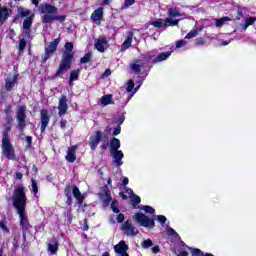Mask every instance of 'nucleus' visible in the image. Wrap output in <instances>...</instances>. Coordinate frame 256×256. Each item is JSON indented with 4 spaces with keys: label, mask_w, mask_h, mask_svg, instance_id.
<instances>
[{
    "label": "nucleus",
    "mask_w": 256,
    "mask_h": 256,
    "mask_svg": "<svg viewBox=\"0 0 256 256\" xmlns=\"http://www.w3.org/2000/svg\"><path fill=\"white\" fill-rule=\"evenodd\" d=\"M25 47H27V42L25 39H21L18 47L19 51H24Z\"/></svg>",
    "instance_id": "41"
},
{
    "label": "nucleus",
    "mask_w": 256,
    "mask_h": 256,
    "mask_svg": "<svg viewBox=\"0 0 256 256\" xmlns=\"http://www.w3.org/2000/svg\"><path fill=\"white\" fill-rule=\"evenodd\" d=\"M134 87H135V82H133V80L128 81V84L126 87L127 93H131V91H133Z\"/></svg>",
    "instance_id": "39"
},
{
    "label": "nucleus",
    "mask_w": 256,
    "mask_h": 256,
    "mask_svg": "<svg viewBox=\"0 0 256 256\" xmlns=\"http://www.w3.org/2000/svg\"><path fill=\"white\" fill-rule=\"evenodd\" d=\"M68 109H69V105L67 104V96L62 95L59 98V105H58L59 117H63V115H66Z\"/></svg>",
    "instance_id": "13"
},
{
    "label": "nucleus",
    "mask_w": 256,
    "mask_h": 256,
    "mask_svg": "<svg viewBox=\"0 0 256 256\" xmlns=\"http://www.w3.org/2000/svg\"><path fill=\"white\" fill-rule=\"evenodd\" d=\"M110 153H111V156L114 159V163H116L119 166L123 165V157H124L123 151H121V150H114V151H112Z\"/></svg>",
    "instance_id": "17"
},
{
    "label": "nucleus",
    "mask_w": 256,
    "mask_h": 256,
    "mask_svg": "<svg viewBox=\"0 0 256 256\" xmlns=\"http://www.w3.org/2000/svg\"><path fill=\"white\" fill-rule=\"evenodd\" d=\"M32 191L33 193L39 192V188L37 187V182L35 180H32Z\"/></svg>",
    "instance_id": "45"
},
{
    "label": "nucleus",
    "mask_w": 256,
    "mask_h": 256,
    "mask_svg": "<svg viewBox=\"0 0 256 256\" xmlns=\"http://www.w3.org/2000/svg\"><path fill=\"white\" fill-rule=\"evenodd\" d=\"M84 231H89V225H87V219L84 220Z\"/></svg>",
    "instance_id": "62"
},
{
    "label": "nucleus",
    "mask_w": 256,
    "mask_h": 256,
    "mask_svg": "<svg viewBox=\"0 0 256 256\" xmlns=\"http://www.w3.org/2000/svg\"><path fill=\"white\" fill-rule=\"evenodd\" d=\"M27 111L26 106H18L16 111V121L18 123V127L20 131H23L25 127H27V122L25 119H27V115L25 114Z\"/></svg>",
    "instance_id": "7"
},
{
    "label": "nucleus",
    "mask_w": 256,
    "mask_h": 256,
    "mask_svg": "<svg viewBox=\"0 0 256 256\" xmlns=\"http://www.w3.org/2000/svg\"><path fill=\"white\" fill-rule=\"evenodd\" d=\"M58 249H59V243H57V242H53L48 245V251H50V253H52V255H55V253H57Z\"/></svg>",
    "instance_id": "31"
},
{
    "label": "nucleus",
    "mask_w": 256,
    "mask_h": 256,
    "mask_svg": "<svg viewBox=\"0 0 256 256\" xmlns=\"http://www.w3.org/2000/svg\"><path fill=\"white\" fill-rule=\"evenodd\" d=\"M152 253H159V246H154L152 248Z\"/></svg>",
    "instance_id": "61"
},
{
    "label": "nucleus",
    "mask_w": 256,
    "mask_h": 256,
    "mask_svg": "<svg viewBox=\"0 0 256 256\" xmlns=\"http://www.w3.org/2000/svg\"><path fill=\"white\" fill-rule=\"evenodd\" d=\"M132 41H133V35L128 36L121 46V51H125L126 49H129V47H131Z\"/></svg>",
    "instance_id": "28"
},
{
    "label": "nucleus",
    "mask_w": 256,
    "mask_h": 256,
    "mask_svg": "<svg viewBox=\"0 0 256 256\" xmlns=\"http://www.w3.org/2000/svg\"><path fill=\"white\" fill-rule=\"evenodd\" d=\"M9 131H11V128H8V130L3 134L2 155H4L6 159H10V161H15V149H13V145L9 139Z\"/></svg>",
    "instance_id": "4"
},
{
    "label": "nucleus",
    "mask_w": 256,
    "mask_h": 256,
    "mask_svg": "<svg viewBox=\"0 0 256 256\" xmlns=\"http://www.w3.org/2000/svg\"><path fill=\"white\" fill-rule=\"evenodd\" d=\"M168 16L170 17L169 19H173L175 17H181V12H179L177 8H169Z\"/></svg>",
    "instance_id": "27"
},
{
    "label": "nucleus",
    "mask_w": 256,
    "mask_h": 256,
    "mask_svg": "<svg viewBox=\"0 0 256 256\" xmlns=\"http://www.w3.org/2000/svg\"><path fill=\"white\" fill-rule=\"evenodd\" d=\"M135 3V0H125L124 7H131Z\"/></svg>",
    "instance_id": "47"
},
{
    "label": "nucleus",
    "mask_w": 256,
    "mask_h": 256,
    "mask_svg": "<svg viewBox=\"0 0 256 256\" xmlns=\"http://www.w3.org/2000/svg\"><path fill=\"white\" fill-rule=\"evenodd\" d=\"M133 219L136 223H139L141 227H146L147 229H153V227H155V220L149 218L145 214L137 213L133 216Z\"/></svg>",
    "instance_id": "6"
},
{
    "label": "nucleus",
    "mask_w": 256,
    "mask_h": 256,
    "mask_svg": "<svg viewBox=\"0 0 256 256\" xmlns=\"http://www.w3.org/2000/svg\"><path fill=\"white\" fill-rule=\"evenodd\" d=\"M16 179H23V173H21V172H17L16 173Z\"/></svg>",
    "instance_id": "58"
},
{
    "label": "nucleus",
    "mask_w": 256,
    "mask_h": 256,
    "mask_svg": "<svg viewBox=\"0 0 256 256\" xmlns=\"http://www.w3.org/2000/svg\"><path fill=\"white\" fill-rule=\"evenodd\" d=\"M199 34V30H191L186 36L185 39H193V37H197Z\"/></svg>",
    "instance_id": "37"
},
{
    "label": "nucleus",
    "mask_w": 256,
    "mask_h": 256,
    "mask_svg": "<svg viewBox=\"0 0 256 256\" xmlns=\"http://www.w3.org/2000/svg\"><path fill=\"white\" fill-rule=\"evenodd\" d=\"M143 67H145V63L143 62V60H135L133 63L130 64V68L136 74L141 73V69H143Z\"/></svg>",
    "instance_id": "18"
},
{
    "label": "nucleus",
    "mask_w": 256,
    "mask_h": 256,
    "mask_svg": "<svg viewBox=\"0 0 256 256\" xmlns=\"http://www.w3.org/2000/svg\"><path fill=\"white\" fill-rule=\"evenodd\" d=\"M119 133H121V126H118L114 129L113 135L116 136L119 135Z\"/></svg>",
    "instance_id": "50"
},
{
    "label": "nucleus",
    "mask_w": 256,
    "mask_h": 256,
    "mask_svg": "<svg viewBox=\"0 0 256 256\" xmlns=\"http://www.w3.org/2000/svg\"><path fill=\"white\" fill-rule=\"evenodd\" d=\"M150 25L156 29H167V27H177L179 25V20H173L171 18H166L165 20L158 19L150 22Z\"/></svg>",
    "instance_id": "5"
},
{
    "label": "nucleus",
    "mask_w": 256,
    "mask_h": 256,
    "mask_svg": "<svg viewBox=\"0 0 256 256\" xmlns=\"http://www.w3.org/2000/svg\"><path fill=\"white\" fill-rule=\"evenodd\" d=\"M109 75H111V70H110V69H107V70H105V72L103 73L102 77H103V79H105V77H109Z\"/></svg>",
    "instance_id": "52"
},
{
    "label": "nucleus",
    "mask_w": 256,
    "mask_h": 256,
    "mask_svg": "<svg viewBox=\"0 0 256 256\" xmlns=\"http://www.w3.org/2000/svg\"><path fill=\"white\" fill-rule=\"evenodd\" d=\"M79 73H81V71L79 69L72 70L70 72L69 83H73L74 81H77V79H79Z\"/></svg>",
    "instance_id": "29"
},
{
    "label": "nucleus",
    "mask_w": 256,
    "mask_h": 256,
    "mask_svg": "<svg viewBox=\"0 0 256 256\" xmlns=\"http://www.w3.org/2000/svg\"><path fill=\"white\" fill-rule=\"evenodd\" d=\"M94 47L99 53H105L109 49V40L105 36H100L94 41Z\"/></svg>",
    "instance_id": "11"
},
{
    "label": "nucleus",
    "mask_w": 256,
    "mask_h": 256,
    "mask_svg": "<svg viewBox=\"0 0 256 256\" xmlns=\"http://www.w3.org/2000/svg\"><path fill=\"white\" fill-rule=\"evenodd\" d=\"M32 141H33V138L31 136L26 137V143L28 144V147H31Z\"/></svg>",
    "instance_id": "54"
},
{
    "label": "nucleus",
    "mask_w": 256,
    "mask_h": 256,
    "mask_svg": "<svg viewBox=\"0 0 256 256\" xmlns=\"http://www.w3.org/2000/svg\"><path fill=\"white\" fill-rule=\"evenodd\" d=\"M123 221H125V215L119 214V215L117 216V222H118V223H123Z\"/></svg>",
    "instance_id": "48"
},
{
    "label": "nucleus",
    "mask_w": 256,
    "mask_h": 256,
    "mask_svg": "<svg viewBox=\"0 0 256 256\" xmlns=\"http://www.w3.org/2000/svg\"><path fill=\"white\" fill-rule=\"evenodd\" d=\"M60 41L61 39L56 38L45 47V54L42 58L43 63L47 62V59H49V57H51V55H53L55 51H57V45H59Z\"/></svg>",
    "instance_id": "9"
},
{
    "label": "nucleus",
    "mask_w": 256,
    "mask_h": 256,
    "mask_svg": "<svg viewBox=\"0 0 256 256\" xmlns=\"http://www.w3.org/2000/svg\"><path fill=\"white\" fill-rule=\"evenodd\" d=\"M60 127L61 129H65L67 127V120L60 121Z\"/></svg>",
    "instance_id": "53"
},
{
    "label": "nucleus",
    "mask_w": 256,
    "mask_h": 256,
    "mask_svg": "<svg viewBox=\"0 0 256 256\" xmlns=\"http://www.w3.org/2000/svg\"><path fill=\"white\" fill-rule=\"evenodd\" d=\"M101 137H102L101 131H97L95 135H92L90 137L89 143L92 151H95L99 143H101Z\"/></svg>",
    "instance_id": "15"
},
{
    "label": "nucleus",
    "mask_w": 256,
    "mask_h": 256,
    "mask_svg": "<svg viewBox=\"0 0 256 256\" xmlns=\"http://www.w3.org/2000/svg\"><path fill=\"white\" fill-rule=\"evenodd\" d=\"M13 206L17 210L20 219V226L22 227L23 240L27 241V231L31 229V224H29V219L27 218V212H25V207H27V197H25V187L19 186L16 188L12 195Z\"/></svg>",
    "instance_id": "1"
},
{
    "label": "nucleus",
    "mask_w": 256,
    "mask_h": 256,
    "mask_svg": "<svg viewBox=\"0 0 256 256\" xmlns=\"http://www.w3.org/2000/svg\"><path fill=\"white\" fill-rule=\"evenodd\" d=\"M71 61H73V43L67 42L65 44V51L62 54V60L55 74V77H61V75H65V73L71 69Z\"/></svg>",
    "instance_id": "2"
},
{
    "label": "nucleus",
    "mask_w": 256,
    "mask_h": 256,
    "mask_svg": "<svg viewBox=\"0 0 256 256\" xmlns=\"http://www.w3.org/2000/svg\"><path fill=\"white\" fill-rule=\"evenodd\" d=\"M131 203H132L133 207H137V205H139L141 203V197L133 194L131 196Z\"/></svg>",
    "instance_id": "33"
},
{
    "label": "nucleus",
    "mask_w": 256,
    "mask_h": 256,
    "mask_svg": "<svg viewBox=\"0 0 256 256\" xmlns=\"http://www.w3.org/2000/svg\"><path fill=\"white\" fill-rule=\"evenodd\" d=\"M0 228H1L5 233H7V231H9V229L7 228V226L5 225V223H3V222H0Z\"/></svg>",
    "instance_id": "51"
},
{
    "label": "nucleus",
    "mask_w": 256,
    "mask_h": 256,
    "mask_svg": "<svg viewBox=\"0 0 256 256\" xmlns=\"http://www.w3.org/2000/svg\"><path fill=\"white\" fill-rule=\"evenodd\" d=\"M142 209L143 211H145V213H151V214L155 213V209H153V207L151 206H144L142 207Z\"/></svg>",
    "instance_id": "42"
},
{
    "label": "nucleus",
    "mask_w": 256,
    "mask_h": 256,
    "mask_svg": "<svg viewBox=\"0 0 256 256\" xmlns=\"http://www.w3.org/2000/svg\"><path fill=\"white\" fill-rule=\"evenodd\" d=\"M185 45H187V41H185V40H179V41L176 43V49H181V47H185Z\"/></svg>",
    "instance_id": "43"
},
{
    "label": "nucleus",
    "mask_w": 256,
    "mask_h": 256,
    "mask_svg": "<svg viewBox=\"0 0 256 256\" xmlns=\"http://www.w3.org/2000/svg\"><path fill=\"white\" fill-rule=\"evenodd\" d=\"M19 17H29L31 15V11L25 8H18Z\"/></svg>",
    "instance_id": "32"
},
{
    "label": "nucleus",
    "mask_w": 256,
    "mask_h": 256,
    "mask_svg": "<svg viewBox=\"0 0 256 256\" xmlns=\"http://www.w3.org/2000/svg\"><path fill=\"white\" fill-rule=\"evenodd\" d=\"M195 45H205V40L203 38H197Z\"/></svg>",
    "instance_id": "49"
},
{
    "label": "nucleus",
    "mask_w": 256,
    "mask_h": 256,
    "mask_svg": "<svg viewBox=\"0 0 256 256\" xmlns=\"http://www.w3.org/2000/svg\"><path fill=\"white\" fill-rule=\"evenodd\" d=\"M167 233H168V235H177V233L175 232V230L173 228H168Z\"/></svg>",
    "instance_id": "55"
},
{
    "label": "nucleus",
    "mask_w": 256,
    "mask_h": 256,
    "mask_svg": "<svg viewBox=\"0 0 256 256\" xmlns=\"http://www.w3.org/2000/svg\"><path fill=\"white\" fill-rule=\"evenodd\" d=\"M114 251L118 255L129 256V254L127 253V251H129V246H127L125 241H120L119 244L115 245L114 246Z\"/></svg>",
    "instance_id": "14"
},
{
    "label": "nucleus",
    "mask_w": 256,
    "mask_h": 256,
    "mask_svg": "<svg viewBox=\"0 0 256 256\" xmlns=\"http://www.w3.org/2000/svg\"><path fill=\"white\" fill-rule=\"evenodd\" d=\"M119 195L122 197V199H127V195H125L123 192H120Z\"/></svg>",
    "instance_id": "64"
},
{
    "label": "nucleus",
    "mask_w": 256,
    "mask_h": 256,
    "mask_svg": "<svg viewBox=\"0 0 256 256\" xmlns=\"http://www.w3.org/2000/svg\"><path fill=\"white\" fill-rule=\"evenodd\" d=\"M22 39H31V30L29 29H24L22 33Z\"/></svg>",
    "instance_id": "38"
},
{
    "label": "nucleus",
    "mask_w": 256,
    "mask_h": 256,
    "mask_svg": "<svg viewBox=\"0 0 256 256\" xmlns=\"http://www.w3.org/2000/svg\"><path fill=\"white\" fill-rule=\"evenodd\" d=\"M125 121V116H121L120 118H118V121H117V123L119 124V125H123V122Z\"/></svg>",
    "instance_id": "56"
},
{
    "label": "nucleus",
    "mask_w": 256,
    "mask_h": 256,
    "mask_svg": "<svg viewBox=\"0 0 256 256\" xmlns=\"http://www.w3.org/2000/svg\"><path fill=\"white\" fill-rule=\"evenodd\" d=\"M121 231H123V233L128 237H135L136 235H139V230L135 228L129 220L122 224Z\"/></svg>",
    "instance_id": "10"
},
{
    "label": "nucleus",
    "mask_w": 256,
    "mask_h": 256,
    "mask_svg": "<svg viewBox=\"0 0 256 256\" xmlns=\"http://www.w3.org/2000/svg\"><path fill=\"white\" fill-rule=\"evenodd\" d=\"M98 197L100 201H102L104 207H109L111 201H113V198H111V191H109V187L107 185H104L100 188Z\"/></svg>",
    "instance_id": "8"
},
{
    "label": "nucleus",
    "mask_w": 256,
    "mask_h": 256,
    "mask_svg": "<svg viewBox=\"0 0 256 256\" xmlns=\"http://www.w3.org/2000/svg\"><path fill=\"white\" fill-rule=\"evenodd\" d=\"M91 17H92V20L94 21V23H97V22L101 21V19L103 18V8L96 9L92 13Z\"/></svg>",
    "instance_id": "21"
},
{
    "label": "nucleus",
    "mask_w": 256,
    "mask_h": 256,
    "mask_svg": "<svg viewBox=\"0 0 256 256\" xmlns=\"http://www.w3.org/2000/svg\"><path fill=\"white\" fill-rule=\"evenodd\" d=\"M110 207L113 213H119V202H117V200H113L110 204Z\"/></svg>",
    "instance_id": "35"
},
{
    "label": "nucleus",
    "mask_w": 256,
    "mask_h": 256,
    "mask_svg": "<svg viewBox=\"0 0 256 256\" xmlns=\"http://www.w3.org/2000/svg\"><path fill=\"white\" fill-rule=\"evenodd\" d=\"M193 255L195 256H199V255H202L203 256V252H201L199 249L197 248H194V249H191Z\"/></svg>",
    "instance_id": "46"
},
{
    "label": "nucleus",
    "mask_w": 256,
    "mask_h": 256,
    "mask_svg": "<svg viewBox=\"0 0 256 256\" xmlns=\"http://www.w3.org/2000/svg\"><path fill=\"white\" fill-rule=\"evenodd\" d=\"M143 249H149V247H153V241L151 239L144 240L141 244Z\"/></svg>",
    "instance_id": "36"
},
{
    "label": "nucleus",
    "mask_w": 256,
    "mask_h": 256,
    "mask_svg": "<svg viewBox=\"0 0 256 256\" xmlns=\"http://www.w3.org/2000/svg\"><path fill=\"white\" fill-rule=\"evenodd\" d=\"M67 217H68V222H69V223H72V221H73V215H71V212H69V213L67 214Z\"/></svg>",
    "instance_id": "57"
},
{
    "label": "nucleus",
    "mask_w": 256,
    "mask_h": 256,
    "mask_svg": "<svg viewBox=\"0 0 256 256\" xmlns=\"http://www.w3.org/2000/svg\"><path fill=\"white\" fill-rule=\"evenodd\" d=\"M178 256H189V253L187 251H181Z\"/></svg>",
    "instance_id": "60"
},
{
    "label": "nucleus",
    "mask_w": 256,
    "mask_h": 256,
    "mask_svg": "<svg viewBox=\"0 0 256 256\" xmlns=\"http://www.w3.org/2000/svg\"><path fill=\"white\" fill-rule=\"evenodd\" d=\"M35 17V14H32L31 16L27 17L23 22V29L31 30V27L33 25V18Z\"/></svg>",
    "instance_id": "26"
},
{
    "label": "nucleus",
    "mask_w": 256,
    "mask_h": 256,
    "mask_svg": "<svg viewBox=\"0 0 256 256\" xmlns=\"http://www.w3.org/2000/svg\"><path fill=\"white\" fill-rule=\"evenodd\" d=\"M227 21H231V19L229 17H223L221 19H216V27H223V25Z\"/></svg>",
    "instance_id": "34"
},
{
    "label": "nucleus",
    "mask_w": 256,
    "mask_h": 256,
    "mask_svg": "<svg viewBox=\"0 0 256 256\" xmlns=\"http://www.w3.org/2000/svg\"><path fill=\"white\" fill-rule=\"evenodd\" d=\"M157 219L161 223V225H165V223H167V218L163 215H158Z\"/></svg>",
    "instance_id": "44"
},
{
    "label": "nucleus",
    "mask_w": 256,
    "mask_h": 256,
    "mask_svg": "<svg viewBox=\"0 0 256 256\" xmlns=\"http://www.w3.org/2000/svg\"><path fill=\"white\" fill-rule=\"evenodd\" d=\"M40 13L43 14L42 17V23H53V21H59V23H65V19H67V16H57V7L50 5V4H44L39 6Z\"/></svg>",
    "instance_id": "3"
},
{
    "label": "nucleus",
    "mask_w": 256,
    "mask_h": 256,
    "mask_svg": "<svg viewBox=\"0 0 256 256\" xmlns=\"http://www.w3.org/2000/svg\"><path fill=\"white\" fill-rule=\"evenodd\" d=\"M169 57H171V52H165V53H161L160 55H158V57H156L153 60V63H161V61H166V59H169Z\"/></svg>",
    "instance_id": "24"
},
{
    "label": "nucleus",
    "mask_w": 256,
    "mask_h": 256,
    "mask_svg": "<svg viewBox=\"0 0 256 256\" xmlns=\"http://www.w3.org/2000/svg\"><path fill=\"white\" fill-rule=\"evenodd\" d=\"M89 61H91V53L85 54V56L80 59V63H89Z\"/></svg>",
    "instance_id": "40"
},
{
    "label": "nucleus",
    "mask_w": 256,
    "mask_h": 256,
    "mask_svg": "<svg viewBox=\"0 0 256 256\" xmlns=\"http://www.w3.org/2000/svg\"><path fill=\"white\" fill-rule=\"evenodd\" d=\"M76 149H77V146H72L67 151L66 161H68V163H75V160L77 159V156L75 155Z\"/></svg>",
    "instance_id": "19"
},
{
    "label": "nucleus",
    "mask_w": 256,
    "mask_h": 256,
    "mask_svg": "<svg viewBox=\"0 0 256 256\" xmlns=\"http://www.w3.org/2000/svg\"><path fill=\"white\" fill-rule=\"evenodd\" d=\"M121 147V141L117 138H112L110 141V153L113 151H119V148Z\"/></svg>",
    "instance_id": "23"
},
{
    "label": "nucleus",
    "mask_w": 256,
    "mask_h": 256,
    "mask_svg": "<svg viewBox=\"0 0 256 256\" xmlns=\"http://www.w3.org/2000/svg\"><path fill=\"white\" fill-rule=\"evenodd\" d=\"M9 19V10L6 7L0 8V27Z\"/></svg>",
    "instance_id": "20"
},
{
    "label": "nucleus",
    "mask_w": 256,
    "mask_h": 256,
    "mask_svg": "<svg viewBox=\"0 0 256 256\" xmlns=\"http://www.w3.org/2000/svg\"><path fill=\"white\" fill-rule=\"evenodd\" d=\"M123 185H128L129 184V178L124 177L122 180Z\"/></svg>",
    "instance_id": "59"
},
{
    "label": "nucleus",
    "mask_w": 256,
    "mask_h": 256,
    "mask_svg": "<svg viewBox=\"0 0 256 256\" xmlns=\"http://www.w3.org/2000/svg\"><path fill=\"white\" fill-rule=\"evenodd\" d=\"M32 4L39 7V0H32Z\"/></svg>",
    "instance_id": "63"
},
{
    "label": "nucleus",
    "mask_w": 256,
    "mask_h": 256,
    "mask_svg": "<svg viewBox=\"0 0 256 256\" xmlns=\"http://www.w3.org/2000/svg\"><path fill=\"white\" fill-rule=\"evenodd\" d=\"M72 193H73L75 199L78 201L79 205H82L83 199H85V197H83V195H81V191H79V187L75 186L72 190Z\"/></svg>",
    "instance_id": "22"
},
{
    "label": "nucleus",
    "mask_w": 256,
    "mask_h": 256,
    "mask_svg": "<svg viewBox=\"0 0 256 256\" xmlns=\"http://www.w3.org/2000/svg\"><path fill=\"white\" fill-rule=\"evenodd\" d=\"M255 21H256L255 17L246 18L244 21V24L242 25L244 31H247V28L250 27V25H253V23H255Z\"/></svg>",
    "instance_id": "30"
},
{
    "label": "nucleus",
    "mask_w": 256,
    "mask_h": 256,
    "mask_svg": "<svg viewBox=\"0 0 256 256\" xmlns=\"http://www.w3.org/2000/svg\"><path fill=\"white\" fill-rule=\"evenodd\" d=\"M19 77V74L12 73L9 74L8 77L5 80V89L6 91H11L15 85H17V79Z\"/></svg>",
    "instance_id": "12"
},
{
    "label": "nucleus",
    "mask_w": 256,
    "mask_h": 256,
    "mask_svg": "<svg viewBox=\"0 0 256 256\" xmlns=\"http://www.w3.org/2000/svg\"><path fill=\"white\" fill-rule=\"evenodd\" d=\"M49 112L47 110L41 111V132H45V129H47V125H49Z\"/></svg>",
    "instance_id": "16"
},
{
    "label": "nucleus",
    "mask_w": 256,
    "mask_h": 256,
    "mask_svg": "<svg viewBox=\"0 0 256 256\" xmlns=\"http://www.w3.org/2000/svg\"><path fill=\"white\" fill-rule=\"evenodd\" d=\"M101 104L104 106L113 105V95L107 94L101 98Z\"/></svg>",
    "instance_id": "25"
}]
</instances>
